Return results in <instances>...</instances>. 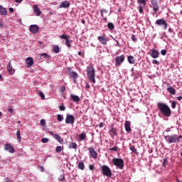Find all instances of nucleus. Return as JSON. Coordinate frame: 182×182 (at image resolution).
I'll list each match as a JSON object with an SVG mask.
<instances>
[{
  "mask_svg": "<svg viewBox=\"0 0 182 182\" xmlns=\"http://www.w3.org/2000/svg\"><path fill=\"white\" fill-rule=\"evenodd\" d=\"M22 1H23V0H15V2H16L17 4H21V2H22Z\"/></svg>",
  "mask_w": 182,
  "mask_h": 182,
  "instance_id": "obj_58",
  "label": "nucleus"
},
{
  "mask_svg": "<svg viewBox=\"0 0 182 182\" xmlns=\"http://www.w3.org/2000/svg\"><path fill=\"white\" fill-rule=\"evenodd\" d=\"M89 168H90V170L93 171V170H95V166L94 165H90Z\"/></svg>",
  "mask_w": 182,
  "mask_h": 182,
  "instance_id": "obj_54",
  "label": "nucleus"
},
{
  "mask_svg": "<svg viewBox=\"0 0 182 182\" xmlns=\"http://www.w3.org/2000/svg\"><path fill=\"white\" fill-rule=\"evenodd\" d=\"M53 50L54 53H59L60 50H59V46H54L53 48Z\"/></svg>",
  "mask_w": 182,
  "mask_h": 182,
  "instance_id": "obj_34",
  "label": "nucleus"
},
{
  "mask_svg": "<svg viewBox=\"0 0 182 182\" xmlns=\"http://www.w3.org/2000/svg\"><path fill=\"white\" fill-rule=\"evenodd\" d=\"M70 6V2L68 1H62L60 8H69Z\"/></svg>",
  "mask_w": 182,
  "mask_h": 182,
  "instance_id": "obj_23",
  "label": "nucleus"
},
{
  "mask_svg": "<svg viewBox=\"0 0 182 182\" xmlns=\"http://www.w3.org/2000/svg\"><path fill=\"white\" fill-rule=\"evenodd\" d=\"M157 107L159 112H161L164 116H166V117H170V116H171V109H170V107L167 105V104L159 102L157 104Z\"/></svg>",
  "mask_w": 182,
  "mask_h": 182,
  "instance_id": "obj_1",
  "label": "nucleus"
},
{
  "mask_svg": "<svg viewBox=\"0 0 182 182\" xmlns=\"http://www.w3.org/2000/svg\"><path fill=\"white\" fill-rule=\"evenodd\" d=\"M58 107L61 112H65V110H66L65 105H60Z\"/></svg>",
  "mask_w": 182,
  "mask_h": 182,
  "instance_id": "obj_42",
  "label": "nucleus"
},
{
  "mask_svg": "<svg viewBox=\"0 0 182 182\" xmlns=\"http://www.w3.org/2000/svg\"><path fill=\"white\" fill-rule=\"evenodd\" d=\"M159 50H152L151 53V58H153L154 59H157V58H159Z\"/></svg>",
  "mask_w": 182,
  "mask_h": 182,
  "instance_id": "obj_21",
  "label": "nucleus"
},
{
  "mask_svg": "<svg viewBox=\"0 0 182 182\" xmlns=\"http://www.w3.org/2000/svg\"><path fill=\"white\" fill-rule=\"evenodd\" d=\"M176 105H177V102H176V101H172V103H171L172 109H176Z\"/></svg>",
  "mask_w": 182,
  "mask_h": 182,
  "instance_id": "obj_45",
  "label": "nucleus"
},
{
  "mask_svg": "<svg viewBox=\"0 0 182 182\" xmlns=\"http://www.w3.org/2000/svg\"><path fill=\"white\" fill-rule=\"evenodd\" d=\"M69 38H70V36H66V35L59 36L60 39L65 40V45L66 46H68V48H72V44H70V40H69Z\"/></svg>",
  "mask_w": 182,
  "mask_h": 182,
  "instance_id": "obj_9",
  "label": "nucleus"
},
{
  "mask_svg": "<svg viewBox=\"0 0 182 182\" xmlns=\"http://www.w3.org/2000/svg\"><path fill=\"white\" fill-rule=\"evenodd\" d=\"M74 83H76V79H73Z\"/></svg>",
  "mask_w": 182,
  "mask_h": 182,
  "instance_id": "obj_64",
  "label": "nucleus"
},
{
  "mask_svg": "<svg viewBox=\"0 0 182 182\" xmlns=\"http://www.w3.org/2000/svg\"><path fill=\"white\" fill-rule=\"evenodd\" d=\"M8 14V11H6V9L4 8L1 5H0V15H2L3 16H6Z\"/></svg>",
  "mask_w": 182,
  "mask_h": 182,
  "instance_id": "obj_22",
  "label": "nucleus"
},
{
  "mask_svg": "<svg viewBox=\"0 0 182 182\" xmlns=\"http://www.w3.org/2000/svg\"><path fill=\"white\" fill-rule=\"evenodd\" d=\"M38 60H44V59H49V58H50V55L46 53H43L42 54H38Z\"/></svg>",
  "mask_w": 182,
  "mask_h": 182,
  "instance_id": "obj_17",
  "label": "nucleus"
},
{
  "mask_svg": "<svg viewBox=\"0 0 182 182\" xmlns=\"http://www.w3.org/2000/svg\"><path fill=\"white\" fill-rule=\"evenodd\" d=\"M112 163L114 166L117 167V168H119V170H123L124 167V161L120 158H114L112 159Z\"/></svg>",
  "mask_w": 182,
  "mask_h": 182,
  "instance_id": "obj_4",
  "label": "nucleus"
},
{
  "mask_svg": "<svg viewBox=\"0 0 182 182\" xmlns=\"http://www.w3.org/2000/svg\"><path fill=\"white\" fill-rule=\"evenodd\" d=\"M109 134L113 139V136H117V130L116 128L112 127L111 130L109 131Z\"/></svg>",
  "mask_w": 182,
  "mask_h": 182,
  "instance_id": "obj_26",
  "label": "nucleus"
},
{
  "mask_svg": "<svg viewBox=\"0 0 182 182\" xmlns=\"http://www.w3.org/2000/svg\"><path fill=\"white\" fill-rule=\"evenodd\" d=\"M176 99L180 102V100H182V97H176Z\"/></svg>",
  "mask_w": 182,
  "mask_h": 182,
  "instance_id": "obj_60",
  "label": "nucleus"
},
{
  "mask_svg": "<svg viewBox=\"0 0 182 182\" xmlns=\"http://www.w3.org/2000/svg\"><path fill=\"white\" fill-rule=\"evenodd\" d=\"M16 134L17 137V141H18V143H21V141L22 140V136H21V129H17Z\"/></svg>",
  "mask_w": 182,
  "mask_h": 182,
  "instance_id": "obj_28",
  "label": "nucleus"
},
{
  "mask_svg": "<svg viewBox=\"0 0 182 182\" xmlns=\"http://www.w3.org/2000/svg\"><path fill=\"white\" fill-rule=\"evenodd\" d=\"M137 4L142 6H146V0H137Z\"/></svg>",
  "mask_w": 182,
  "mask_h": 182,
  "instance_id": "obj_36",
  "label": "nucleus"
},
{
  "mask_svg": "<svg viewBox=\"0 0 182 182\" xmlns=\"http://www.w3.org/2000/svg\"><path fill=\"white\" fill-rule=\"evenodd\" d=\"M82 23H83V25H85V23H86V21H85V20H82Z\"/></svg>",
  "mask_w": 182,
  "mask_h": 182,
  "instance_id": "obj_63",
  "label": "nucleus"
},
{
  "mask_svg": "<svg viewBox=\"0 0 182 182\" xmlns=\"http://www.w3.org/2000/svg\"><path fill=\"white\" fill-rule=\"evenodd\" d=\"M26 63L27 65V68H31L33 65V58L32 57H29L26 60Z\"/></svg>",
  "mask_w": 182,
  "mask_h": 182,
  "instance_id": "obj_19",
  "label": "nucleus"
},
{
  "mask_svg": "<svg viewBox=\"0 0 182 182\" xmlns=\"http://www.w3.org/2000/svg\"><path fill=\"white\" fill-rule=\"evenodd\" d=\"M70 97L73 102H75L76 103H77V102H80V97L77 95H71Z\"/></svg>",
  "mask_w": 182,
  "mask_h": 182,
  "instance_id": "obj_25",
  "label": "nucleus"
},
{
  "mask_svg": "<svg viewBox=\"0 0 182 182\" xmlns=\"http://www.w3.org/2000/svg\"><path fill=\"white\" fill-rule=\"evenodd\" d=\"M97 39L102 45H107V38H106V36H98Z\"/></svg>",
  "mask_w": 182,
  "mask_h": 182,
  "instance_id": "obj_14",
  "label": "nucleus"
},
{
  "mask_svg": "<svg viewBox=\"0 0 182 182\" xmlns=\"http://www.w3.org/2000/svg\"><path fill=\"white\" fill-rule=\"evenodd\" d=\"M156 25H158L159 26H164L163 29H167V21L164 20V18L158 19L156 21Z\"/></svg>",
  "mask_w": 182,
  "mask_h": 182,
  "instance_id": "obj_7",
  "label": "nucleus"
},
{
  "mask_svg": "<svg viewBox=\"0 0 182 182\" xmlns=\"http://www.w3.org/2000/svg\"><path fill=\"white\" fill-rule=\"evenodd\" d=\"M103 14H107V10L102 9L101 10V16H102V17H103Z\"/></svg>",
  "mask_w": 182,
  "mask_h": 182,
  "instance_id": "obj_48",
  "label": "nucleus"
},
{
  "mask_svg": "<svg viewBox=\"0 0 182 182\" xmlns=\"http://www.w3.org/2000/svg\"><path fill=\"white\" fill-rule=\"evenodd\" d=\"M29 31L31 32V33H38V32H39V26H38L36 24L31 25Z\"/></svg>",
  "mask_w": 182,
  "mask_h": 182,
  "instance_id": "obj_13",
  "label": "nucleus"
},
{
  "mask_svg": "<svg viewBox=\"0 0 182 182\" xmlns=\"http://www.w3.org/2000/svg\"><path fill=\"white\" fill-rule=\"evenodd\" d=\"M168 32H170L171 33H173V28H169V29H168Z\"/></svg>",
  "mask_w": 182,
  "mask_h": 182,
  "instance_id": "obj_61",
  "label": "nucleus"
},
{
  "mask_svg": "<svg viewBox=\"0 0 182 182\" xmlns=\"http://www.w3.org/2000/svg\"><path fill=\"white\" fill-rule=\"evenodd\" d=\"M4 150L6 151H9L10 153H14L15 152V148L11 145V144H6L4 145Z\"/></svg>",
  "mask_w": 182,
  "mask_h": 182,
  "instance_id": "obj_12",
  "label": "nucleus"
},
{
  "mask_svg": "<svg viewBox=\"0 0 182 182\" xmlns=\"http://www.w3.org/2000/svg\"><path fill=\"white\" fill-rule=\"evenodd\" d=\"M87 72L88 80H90L93 84L96 83V79H95V77H96V70L92 65H90L87 67Z\"/></svg>",
  "mask_w": 182,
  "mask_h": 182,
  "instance_id": "obj_2",
  "label": "nucleus"
},
{
  "mask_svg": "<svg viewBox=\"0 0 182 182\" xmlns=\"http://www.w3.org/2000/svg\"><path fill=\"white\" fill-rule=\"evenodd\" d=\"M132 41H133V42H134V43L137 42V38H136V35L132 34Z\"/></svg>",
  "mask_w": 182,
  "mask_h": 182,
  "instance_id": "obj_43",
  "label": "nucleus"
},
{
  "mask_svg": "<svg viewBox=\"0 0 182 182\" xmlns=\"http://www.w3.org/2000/svg\"><path fill=\"white\" fill-rule=\"evenodd\" d=\"M0 28L1 29L4 28V23H2V22H0Z\"/></svg>",
  "mask_w": 182,
  "mask_h": 182,
  "instance_id": "obj_59",
  "label": "nucleus"
},
{
  "mask_svg": "<svg viewBox=\"0 0 182 182\" xmlns=\"http://www.w3.org/2000/svg\"><path fill=\"white\" fill-rule=\"evenodd\" d=\"M143 8H144V6H142V5H139V13L143 14V12H144V10Z\"/></svg>",
  "mask_w": 182,
  "mask_h": 182,
  "instance_id": "obj_39",
  "label": "nucleus"
},
{
  "mask_svg": "<svg viewBox=\"0 0 182 182\" xmlns=\"http://www.w3.org/2000/svg\"><path fill=\"white\" fill-rule=\"evenodd\" d=\"M125 130L127 133H130L132 132V127H130V122L126 121L124 124Z\"/></svg>",
  "mask_w": 182,
  "mask_h": 182,
  "instance_id": "obj_20",
  "label": "nucleus"
},
{
  "mask_svg": "<svg viewBox=\"0 0 182 182\" xmlns=\"http://www.w3.org/2000/svg\"><path fill=\"white\" fill-rule=\"evenodd\" d=\"M57 120L58 122H62V120H63V116L60 115V114H58L57 115Z\"/></svg>",
  "mask_w": 182,
  "mask_h": 182,
  "instance_id": "obj_40",
  "label": "nucleus"
},
{
  "mask_svg": "<svg viewBox=\"0 0 182 182\" xmlns=\"http://www.w3.org/2000/svg\"><path fill=\"white\" fill-rule=\"evenodd\" d=\"M161 55H163V56H166V55L167 53V50H161Z\"/></svg>",
  "mask_w": 182,
  "mask_h": 182,
  "instance_id": "obj_50",
  "label": "nucleus"
},
{
  "mask_svg": "<svg viewBox=\"0 0 182 182\" xmlns=\"http://www.w3.org/2000/svg\"><path fill=\"white\" fill-rule=\"evenodd\" d=\"M165 139L170 144H171V143H180L182 135L172 134L171 136H165Z\"/></svg>",
  "mask_w": 182,
  "mask_h": 182,
  "instance_id": "obj_3",
  "label": "nucleus"
},
{
  "mask_svg": "<svg viewBox=\"0 0 182 182\" xmlns=\"http://www.w3.org/2000/svg\"><path fill=\"white\" fill-rule=\"evenodd\" d=\"M7 110H8L9 113H11V114H12L14 113V109H12V108H7Z\"/></svg>",
  "mask_w": 182,
  "mask_h": 182,
  "instance_id": "obj_52",
  "label": "nucleus"
},
{
  "mask_svg": "<svg viewBox=\"0 0 182 182\" xmlns=\"http://www.w3.org/2000/svg\"><path fill=\"white\" fill-rule=\"evenodd\" d=\"M127 60L130 65H134V63H136V59L133 57V55L128 56Z\"/></svg>",
  "mask_w": 182,
  "mask_h": 182,
  "instance_id": "obj_24",
  "label": "nucleus"
},
{
  "mask_svg": "<svg viewBox=\"0 0 182 182\" xmlns=\"http://www.w3.org/2000/svg\"><path fill=\"white\" fill-rule=\"evenodd\" d=\"M55 139L57 140L60 144L63 143V139H62V137L58 134H54Z\"/></svg>",
  "mask_w": 182,
  "mask_h": 182,
  "instance_id": "obj_29",
  "label": "nucleus"
},
{
  "mask_svg": "<svg viewBox=\"0 0 182 182\" xmlns=\"http://www.w3.org/2000/svg\"><path fill=\"white\" fill-rule=\"evenodd\" d=\"M66 181V178H65V176L63 174L58 177V181Z\"/></svg>",
  "mask_w": 182,
  "mask_h": 182,
  "instance_id": "obj_37",
  "label": "nucleus"
},
{
  "mask_svg": "<svg viewBox=\"0 0 182 182\" xmlns=\"http://www.w3.org/2000/svg\"><path fill=\"white\" fill-rule=\"evenodd\" d=\"M68 147L69 149H74V150H76V149H77V144L75 142H70Z\"/></svg>",
  "mask_w": 182,
  "mask_h": 182,
  "instance_id": "obj_30",
  "label": "nucleus"
},
{
  "mask_svg": "<svg viewBox=\"0 0 182 182\" xmlns=\"http://www.w3.org/2000/svg\"><path fill=\"white\" fill-rule=\"evenodd\" d=\"M9 12H14V9L13 8H9Z\"/></svg>",
  "mask_w": 182,
  "mask_h": 182,
  "instance_id": "obj_62",
  "label": "nucleus"
},
{
  "mask_svg": "<svg viewBox=\"0 0 182 182\" xmlns=\"http://www.w3.org/2000/svg\"><path fill=\"white\" fill-rule=\"evenodd\" d=\"M66 90V87L65 86H62L60 89H59V92H60L61 93H63V92H65Z\"/></svg>",
  "mask_w": 182,
  "mask_h": 182,
  "instance_id": "obj_44",
  "label": "nucleus"
},
{
  "mask_svg": "<svg viewBox=\"0 0 182 182\" xmlns=\"http://www.w3.org/2000/svg\"><path fill=\"white\" fill-rule=\"evenodd\" d=\"M40 124L41 126H45V124H46V121H45V119H41Z\"/></svg>",
  "mask_w": 182,
  "mask_h": 182,
  "instance_id": "obj_46",
  "label": "nucleus"
},
{
  "mask_svg": "<svg viewBox=\"0 0 182 182\" xmlns=\"http://www.w3.org/2000/svg\"><path fill=\"white\" fill-rule=\"evenodd\" d=\"M102 173L103 176H106L107 177H112V171L109 166L104 165L102 168Z\"/></svg>",
  "mask_w": 182,
  "mask_h": 182,
  "instance_id": "obj_6",
  "label": "nucleus"
},
{
  "mask_svg": "<svg viewBox=\"0 0 182 182\" xmlns=\"http://www.w3.org/2000/svg\"><path fill=\"white\" fill-rule=\"evenodd\" d=\"M78 168H80V170H85V164H83V162H79Z\"/></svg>",
  "mask_w": 182,
  "mask_h": 182,
  "instance_id": "obj_35",
  "label": "nucleus"
},
{
  "mask_svg": "<svg viewBox=\"0 0 182 182\" xmlns=\"http://www.w3.org/2000/svg\"><path fill=\"white\" fill-rule=\"evenodd\" d=\"M166 164H167V158H165L164 159V162H163L164 167H166Z\"/></svg>",
  "mask_w": 182,
  "mask_h": 182,
  "instance_id": "obj_53",
  "label": "nucleus"
},
{
  "mask_svg": "<svg viewBox=\"0 0 182 182\" xmlns=\"http://www.w3.org/2000/svg\"><path fill=\"white\" fill-rule=\"evenodd\" d=\"M119 149V147H117V146H114V147H112V148H110L109 149V150L111 151H117V149Z\"/></svg>",
  "mask_w": 182,
  "mask_h": 182,
  "instance_id": "obj_47",
  "label": "nucleus"
},
{
  "mask_svg": "<svg viewBox=\"0 0 182 182\" xmlns=\"http://www.w3.org/2000/svg\"><path fill=\"white\" fill-rule=\"evenodd\" d=\"M33 9L34 14H36V16H41V14H42V11H41V9H39L38 4H34L33 6Z\"/></svg>",
  "mask_w": 182,
  "mask_h": 182,
  "instance_id": "obj_18",
  "label": "nucleus"
},
{
  "mask_svg": "<svg viewBox=\"0 0 182 182\" xmlns=\"http://www.w3.org/2000/svg\"><path fill=\"white\" fill-rule=\"evenodd\" d=\"M65 123H67V124H73V123H75V117L73 115H67Z\"/></svg>",
  "mask_w": 182,
  "mask_h": 182,
  "instance_id": "obj_11",
  "label": "nucleus"
},
{
  "mask_svg": "<svg viewBox=\"0 0 182 182\" xmlns=\"http://www.w3.org/2000/svg\"><path fill=\"white\" fill-rule=\"evenodd\" d=\"M107 28L109 31H113L114 29V24L113 23H108Z\"/></svg>",
  "mask_w": 182,
  "mask_h": 182,
  "instance_id": "obj_32",
  "label": "nucleus"
},
{
  "mask_svg": "<svg viewBox=\"0 0 182 182\" xmlns=\"http://www.w3.org/2000/svg\"><path fill=\"white\" fill-rule=\"evenodd\" d=\"M124 59H126V57L124 55H121L119 56H117L115 58V66L116 68H119V66L122 65V63L124 62Z\"/></svg>",
  "mask_w": 182,
  "mask_h": 182,
  "instance_id": "obj_5",
  "label": "nucleus"
},
{
  "mask_svg": "<svg viewBox=\"0 0 182 182\" xmlns=\"http://www.w3.org/2000/svg\"><path fill=\"white\" fill-rule=\"evenodd\" d=\"M7 71H8V73H9L10 75H14V73H15V70L12 67V62L11 61H9V63H8Z\"/></svg>",
  "mask_w": 182,
  "mask_h": 182,
  "instance_id": "obj_16",
  "label": "nucleus"
},
{
  "mask_svg": "<svg viewBox=\"0 0 182 182\" xmlns=\"http://www.w3.org/2000/svg\"><path fill=\"white\" fill-rule=\"evenodd\" d=\"M87 150L89 151L90 157L96 160V159H97V152L95 151V148H93V146H90L87 148Z\"/></svg>",
  "mask_w": 182,
  "mask_h": 182,
  "instance_id": "obj_10",
  "label": "nucleus"
},
{
  "mask_svg": "<svg viewBox=\"0 0 182 182\" xmlns=\"http://www.w3.org/2000/svg\"><path fill=\"white\" fill-rule=\"evenodd\" d=\"M152 63H154V65H160V62H159L157 60H154Z\"/></svg>",
  "mask_w": 182,
  "mask_h": 182,
  "instance_id": "obj_51",
  "label": "nucleus"
},
{
  "mask_svg": "<svg viewBox=\"0 0 182 182\" xmlns=\"http://www.w3.org/2000/svg\"><path fill=\"white\" fill-rule=\"evenodd\" d=\"M55 151L56 153H60V151H62V146H57L55 149Z\"/></svg>",
  "mask_w": 182,
  "mask_h": 182,
  "instance_id": "obj_41",
  "label": "nucleus"
},
{
  "mask_svg": "<svg viewBox=\"0 0 182 182\" xmlns=\"http://www.w3.org/2000/svg\"><path fill=\"white\" fill-rule=\"evenodd\" d=\"M105 126V123L103 122H101L100 124H99V127L102 128V127H104Z\"/></svg>",
  "mask_w": 182,
  "mask_h": 182,
  "instance_id": "obj_56",
  "label": "nucleus"
},
{
  "mask_svg": "<svg viewBox=\"0 0 182 182\" xmlns=\"http://www.w3.org/2000/svg\"><path fill=\"white\" fill-rule=\"evenodd\" d=\"M68 72L69 76L73 77V79H76L77 77H79V75H77V73L76 72L72 71V68H68Z\"/></svg>",
  "mask_w": 182,
  "mask_h": 182,
  "instance_id": "obj_15",
  "label": "nucleus"
},
{
  "mask_svg": "<svg viewBox=\"0 0 182 182\" xmlns=\"http://www.w3.org/2000/svg\"><path fill=\"white\" fill-rule=\"evenodd\" d=\"M85 87H86V89H90V85H89V83H87L85 85Z\"/></svg>",
  "mask_w": 182,
  "mask_h": 182,
  "instance_id": "obj_57",
  "label": "nucleus"
},
{
  "mask_svg": "<svg viewBox=\"0 0 182 182\" xmlns=\"http://www.w3.org/2000/svg\"><path fill=\"white\" fill-rule=\"evenodd\" d=\"M41 141H42V143H48V141H49V139H48V138H43L41 139Z\"/></svg>",
  "mask_w": 182,
  "mask_h": 182,
  "instance_id": "obj_49",
  "label": "nucleus"
},
{
  "mask_svg": "<svg viewBox=\"0 0 182 182\" xmlns=\"http://www.w3.org/2000/svg\"><path fill=\"white\" fill-rule=\"evenodd\" d=\"M129 149L132 153H134V154H136V156H139V151H137L136 146H134L133 145H129Z\"/></svg>",
  "mask_w": 182,
  "mask_h": 182,
  "instance_id": "obj_27",
  "label": "nucleus"
},
{
  "mask_svg": "<svg viewBox=\"0 0 182 182\" xmlns=\"http://www.w3.org/2000/svg\"><path fill=\"white\" fill-rule=\"evenodd\" d=\"M79 138H80V140H81V141L85 140L86 139V133H85V132L81 133L80 134Z\"/></svg>",
  "mask_w": 182,
  "mask_h": 182,
  "instance_id": "obj_33",
  "label": "nucleus"
},
{
  "mask_svg": "<svg viewBox=\"0 0 182 182\" xmlns=\"http://www.w3.org/2000/svg\"><path fill=\"white\" fill-rule=\"evenodd\" d=\"M38 95L41 97L42 100H45V94H43L42 91L38 92Z\"/></svg>",
  "mask_w": 182,
  "mask_h": 182,
  "instance_id": "obj_38",
  "label": "nucleus"
},
{
  "mask_svg": "<svg viewBox=\"0 0 182 182\" xmlns=\"http://www.w3.org/2000/svg\"><path fill=\"white\" fill-rule=\"evenodd\" d=\"M79 56H82V58H85V54L82 53V52H78Z\"/></svg>",
  "mask_w": 182,
  "mask_h": 182,
  "instance_id": "obj_55",
  "label": "nucleus"
},
{
  "mask_svg": "<svg viewBox=\"0 0 182 182\" xmlns=\"http://www.w3.org/2000/svg\"><path fill=\"white\" fill-rule=\"evenodd\" d=\"M152 5V9L154 12H159L160 6H159V1L157 0H150Z\"/></svg>",
  "mask_w": 182,
  "mask_h": 182,
  "instance_id": "obj_8",
  "label": "nucleus"
},
{
  "mask_svg": "<svg viewBox=\"0 0 182 182\" xmlns=\"http://www.w3.org/2000/svg\"><path fill=\"white\" fill-rule=\"evenodd\" d=\"M167 92H168L170 95H176V89H174L173 87H168Z\"/></svg>",
  "mask_w": 182,
  "mask_h": 182,
  "instance_id": "obj_31",
  "label": "nucleus"
}]
</instances>
